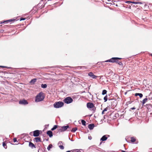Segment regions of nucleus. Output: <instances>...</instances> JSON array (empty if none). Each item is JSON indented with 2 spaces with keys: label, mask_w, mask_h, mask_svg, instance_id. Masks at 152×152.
<instances>
[{
  "label": "nucleus",
  "mask_w": 152,
  "mask_h": 152,
  "mask_svg": "<svg viewBox=\"0 0 152 152\" xmlns=\"http://www.w3.org/2000/svg\"><path fill=\"white\" fill-rule=\"evenodd\" d=\"M73 99L70 97H68L66 98L64 101L65 103L67 104H70L73 102Z\"/></svg>",
  "instance_id": "nucleus-4"
},
{
  "label": "nucleus",
  "mask_w": 152,
  "mask_h": 152,
  "mask_svg": "<svg viewBox=\"0 0 152 152\" xmlns=\"http://www.w3.org/2000/svg\"><path fill=\"white\" fill-rule=\"evenodd\" d=\"M147 96H146V97H147ZM148 100V99L147 98H145L143 99V100L142 101V105H143Z\"/></svg>",
  "instance_id": "nucleus-18"
},
{
  "label": "nucleus",
  "mask_w": 152,
  "mask_h": 152,
  "mask_svg": "<svg viewBox=\"0 0 152 152\" xmlns=\"http://www.w3.org/2000/svg\"><path fill=\"white\" fill-rule=\"evenodd\" d=\"M77 152H81L80 151H77Z\"/></svg>",
  "instance_id": "nucleus-46"
},
{
  "label": "nucleus",
  "mask_w": 152,
  "mask_h": 152,
  "mask_svg": "<svg viewBox=\"0 0 152 152\" xmlns=\"http://www.w3.org/2000/svg\"><path fill=\"white\" fill-rule=\"evenodd\" d=\"M108 110V108L107 107L104 108V109L103 110V112L106 111Z\"/></svg>",
  "instance_id": "nucleus-34"
},
{
  "label": "nucleus",
  "mask_w": 152,
  "mask_h": 152,
  "mask_svg": "<svg viewBox=\"0 0 152 152\" xmlns=\"http://www.w3.org/2000/svg\"><path fill=\"white\" fill-rule=\"evenodd\" d=\"M87 107L88 108H93L94 107V104L92 103L88 102L87 104Z\"/></svg>",
  "instance_id": "nucleus-7"
},
{
  "label": "nucleus",
  "mask_w": 152,
  "mask_h": 152,
  "mask_svg": "<svg viewBox=\"0 0 152 152\" xmlns=\"http://www.w3.org/2000/svg\"><path fill=\"white\" fill-rule=\"evenodd\" d=\"M59 147L61 149L63 150L64 149V147L63 145H59Z\"/></svg>",
  "instance_id": "nucleus-32"
},
{
  "label": "nucleus",
  "mask_w": 152,
  "mask_h": 152,
  "mask_svg": "<svg viewBox=\"0 0 152 152\" xmlns=\"http://www.w3.org/2000/svg\"><path fill=\"white\" fill-rule=\"evenodd\" d=\"M77 129V127H74L72 129L71 131L72 132H75Z\"/></svg>",
  "instance_id": "nucleus-22"
},
{
  "label": "nucleus",
  "mask_w": 152,
  "mask_h": 152,
  "mask_svg": "<svg viewBox=\"0 0 152 152\" xmlns=\"http://www.w3.org/2000/svg\"><path fill=\"white\" fill-rule=\"evenodd\" d=\"M62 143V142H61V141H60V142H58V145L61 144Z\"/></svg>",
  "instance_id": "nucleus-39"
},
{
  "label": "nucleus",
  "mask_w": 152,
  "mask_h": 152,
  "mask_svg": "<svg viewBox=\"0 0 152 152\" xmlns=\"http://www.w3.org/2000/svg\"><path fill=\"white\" fill-rule=\"evenodd\" d=\"M92 139V138L91 137H88V139L91 140Z\"/></svg>",
  "instance_id": "nucleus-40"
},
{
  "label": "nucleus",
  "mask_w": 152,
  "mask_h": 152,
  "mask_svg": "<svg viewBox=\"0 0 152 152\" xmlns=\"http://www.w3.org/2000/svg\"><path fill=\"white\" fill-rule=\"evenodd\" d=\"M35 101L36 102H38V94H37L36 96Z\"/></svg>",
  "instance_id": "nucleus-31"
},
{
  "label": "nucleus",
  "mask_w": 152,
  "mask_h": 152,
  "mask_svg": "<svg viewBox=\"0 0 152 152\" xmlns=\"http://www.w3.org/2000/svg\"><path fill=\"white\" fill-rule=\"evenodd\" d=\"M13 140L14 142H15L17 141V139L16 138H14Z\"/></svg>",
  "instance_id": "nucleus-35"
},
{
  "label": "nucleus",
  "mask_w": 152,
  "mask_h": 152,
  "mask_svg": "<svg viewBox=\"0 0 152 152\" xmlns=\"http://www.w3.org/2000/svg\"><path fill=\"white\" fill-rule=\"evenodd\" d=\"M64 103L61 101H59L55 102L53 104L54 107L56 108L61 107L63 106Z\"/></svg>",
  "instance_id": "nucleus-1"
},
{
  "label": "nucleus",
  "mask_w": 152,
  "mask_h": 152,
  "mask_svg": "<svg viewBox=\"0 0 152 152\" xmlns=\"http://www.w3.org/2000/svg\"><path fill=\"white\" fill-rule=\"evenodd\" d=\"M94 126L95 125L94 124H91L88 125V127L90 130H92L93 129Z\"/></svg>",
  "instance_id": "nucleus-12"
},
{
  "label": "nucleus",
  "mask_w": 152,
  "mask_h": 152,
  "mask_svg": "<svg viewBox=\"0 0 152 152\" xmlns=\"http://www.w3.org/2000/svg\"><path fill=\"white\" fill-rule=\"evenodd\" d=\"M107 136H109V135H105L103 136L101 138L100 141H104L106 140L107 139Z\"/></svg>",
  "instance_id": "nucleus-10"
},
{
  "label": "nucleus",
  "mask_w": 152,
  "mask_h": 152,
  "mask_svg": "<svg viewBox=\"0 0 152 152\" xmlns=\"http://www.w3.org/2000/svg\"><path fill=\"white\" fill-rule=\"evenodd\" d=\"M69 126L67 125L66 126L61 127V128L59 129L58 131L60 132H62L65 131L68 128H69Z\"/></svg>",
  "instance_id": "nucleus-5"
},
{
  "label": "nucleus",
  "mask_w": 152,
  "mask_h": 152,
  "mask_svg": "<svg viewBox=\"0 0 152 152\" xmlns=\"http://www.w3.org/2000/svg\"><path fill=\"white\" fill-rule=\"evenodd\" d=\"M15 20H13V19H10L8 20H6L4 21L3 22H2L1 23H8L9 22H10L12 21H14Z\"/></svg>",
  "instance_id": "nucleus-15"
},
{
  "label": "nucleus",
  "mask_w": 152,
  "mask_h": 152,
  "mask_svg": "<svg viewBox=\"0 0 152 152\" xmlns=\"http://www.w3.org/2000/svg\"><path fill=\"white\" fill-rule=\"evenodd\" d=\"M151 99L152 100V97H151Z\"/></svg>",
  "instance_id": "nucleus-52"
},
{
  "label": "nucleus",
  "mask_w": 152,
  "mask_h": 152,
  "mask_svg": "<svg viewBox=\"0 0 152 152\" xmlns=\"http://www.w3.org/2000/svg\"><path fill=\"white\" fill-rule=\"evenodd\" d=\"M47 140V141H48V139H47V140Z\"/></svg>",
  "instance_id": "nucleus-50"
},
{
  "label": "nucleus",
  "mask_w": 152,
  "mask_h": 152,
  "mask_svg": "<svg viewBox=\"0 0 152 152\" xmlns=\"http://www.w3.org/2000/svg\"><path fill=\"white\" fill-rule=\"evenodd\" d=\"M25 18H20V20L21 21V20H25Z\"/></svg>",
  "instance_id": "nucleus-37"
},
{
  "label": "nucleus",
  "mask_w": 152,
  "mask_h": 152,
  "mask_svg": "<svg viewBox=\"0 0 152 152\" xmlns=\"http://www.w3.org/2000/svg\"><path fill=\"white\" fill-rule=\"evenodd\" d=\"M107 91L106 90H104L102 92V94L103 95H104L107 94Z\"/></svg>",
  "instance_id": "nucleus-25"
},
{
  "label": "nucleus",
  "mask_w": 152,
  "mask_h": 152,
  "mask_svg": "<svg viewBox=\"0 0 152 152\" xmlns=\"http://www.w3.org/2000/svg\"><path fill=\"white\" fill-rule=\"evenodd\" d=\"M66 152H71L70 151H66Z\"/></svg>",
  "instance_id": "nucleus-43"
},
{
  "label": "nucleus",
  "mask_w": 152,
  "mask_h": 152,
  "mask_svg": "<svg viewBox=\"0 0 152 152\" xmlns=\"http://www.w3.org/2000/svg\"><path fill=\"white\" fill-rule=\"evenodd\" d=\"M37 80L36 79H34L30 81V83L31 84H34L35 83Z\"/></svg>",
  "instance_id": "nucleus-19"
},
{
  "label": "nucleus",
  "mask_w": 152,
  "mask_h": 152,
  "mask_svg": "<svg viewBox=\"0 0 152 152\" xmlns=\"http://www.w3.org/2000/svg\"><path fill=\"white\" fill-rule=\"evenodd\" d=\"M29 146L32 148H36V147L35 146V145L31 142H29Z\"/></svg>",
  "instance_id": "nucleus-13"
},
{
  "label": "nucleus",
  "mask_w": 152,
  "mask_h": 152,
  "mask_svg": "<svg viewBox=\"0 0 152 152\" xmlns=\"http://www.w3.org/2000/svg\"><path fill=\"white\" fill-rule=\"evenodd\" d=\"M136 109V108L134 107H132V108H131L130 109V110H134V109Z\"/></svg>",
  "instance_id": "nucleus-38"
},
{
  "label": "nucleus",
  "mask_w": 152,
  "mask_h": 152,
  "mask_svg": "<svg viewBox=\"0 0 152 152\" xmlns=\"http://www.w3.org/2000/svg\"><path fill=\"white\" fill-rule=\"evenodd\" d=\"M38 10V9L37 8V6L34 7H33V10L35 11H37Z\"/></svg>",
  "instance_id": "nucleus-29"
},
{
  "label": "nucleus",
  "mask_w": 152,
  "mask_h": 152,
  "mask_svg": "<svg viewBox=\"0 0 152 152\" xmlns=\"http://www.w3.org/2000/svg\"><path fill=\"white\" fill-rule=\"evenodd\" d=\"M121 58L118 57H113L111 59L107 60L104 62H110L112 63L118 62V60L121 59Z\"/></svg>",
  "instance_id": "nucleus-2"
},
{
  "label": "nucleus",
  "mask_w": 152,
  "mask_h": 152,
  "mask_svg": "<svg viewBox=\"0 0 152 152\" xmlns=\"http://www.w3.org/2000/svg\"><path fill=\"white\" fill-rule=\"evenodd\" d=\"M34 140L36 142H38V137H36L35 138Z\"/></svg>",
  "instance_id": "nucleus-33"
},
{
  "label": "nucleus",
  "mask_w": 152,
  "mask_h": 152,
  "mask_svg": "<svg viewBox=\"0 0 152 152\" xmlns=\"http://www.w3.org/2000/svg\"><path fill=\"white\" fill-rule=\"evenodd\" d=\"M121 151H122V152H126L125 151H123V150H122Z\"/></svg>",
  "instance_id": "nucleus-44"
},
{
  "label": "nucleus",
  "mask_w": 152,
  "mask_h": 152,
  "mask_svg": "<svg viewBox=\"0 0 152 152\" xmlns=\"http://www.w3.org/2000/svg\"><path fill=\"white\" fill-rule=\"evenodd\" d=\"M44 3L43 1H42L40 2L39 3V9H41L44 7V5H43Z\"/></svg>",
  "instance_id": "nucleus-8"
},
{
  "label": "nucleus",
  "mask_w": 152,
  "mask_h": 152,
  "mask_svg": "<svg viewBox=\"0 0 152 152\" xmlns=\"http://www.w3.org/2000/svg\"><path fill=\"white\" fill-rule=\"evenodd\" d=\"M104 112H103V111H102V114H104Z\"/></svg>",
  "instance_id": "nucleus-42"
},
{
  "label": "nucleus",
  "mask_w": 152,
  "mask_h": 152,
  "mask_svg": "<svg viewBox=\"0 0 152 152\" xmlns=\"http://www.w3.org/2000/svg\"><path fill=\"white\" fill-rule=\"evenodd\" d=\"M0 67H4L5 66H0Z\"/></svg>",
  "instance_id": "nucleus-45"
},
{
  "label": "nucleus",
  "mask_w": 152,
  "mask_h": 152,
  "mask_svg": "<svg viewBox=\"0 0 152 152\" xmlns=\"http://www.w3.org/2000/svg\"><path fill=\"white\" fill-rule=\"evenodd\" d=\"M53 147V145L52 144H50L47 147V149L48 151L50 150V149L52 148Z\"/></svg>",
  "instance_id": "nucleus-17"
},
{
  "label": "nucleus",
  "mask_w": 152,
  "mask_h": 152,
  "mask_svg": "<svg viewBox=\"0 0 152 152\" xmlns=\"http://www.w3.org/2000/svg\"><path fill=\"white\" fill-rule=\"evenodd\" d=\"M39 133H38L39 135Z\"/></svg>",
  "instance_id": "nucleus-49"
},
{
  "label": "nucleus",
  "mask_w": 152,
  "mask_h": 152,
  "mask_svg": "<svg viewBox=\"0 0 152 152\" xmlns=\"http://www.w3.org/2000/svg\"><path fill=\"white\" fill-rule=\"evenodd\" d=\"M41 141V139L40 137H39V142Z\"/></svg>",
  "instance_id": "nucleus-41"
},
{
  "label": "nucleus",
  "mask_w": 152,
  "mask_h": 152,
  "mask_svg": "<svg viewBox=\"0 0 152 152\" xmlns=\"http://www.w3.org/2000/svg\"><path fill=\"white\" fill-rule=\"evenodd\" d=\"M131 141L132 142H134L136 141V139L134 137H132L131 138Z\"/></svg>",
  "instance_id": "nucleus-24"
},
{
  "label": "nucleus",
  "mask_w": 152,
  "mask_h": 152,
  "mask_svg": "<svg viewBox=\"0 0 152 152\" xmlns=\"http://www.w3.org/2000/svg\"><path fill=\"white\" fill-rule=\"evenodd\" d=\"M81 122L82 124L84 126H85L86 125V122L84 120H82Z\"/></svg>",
  "instance_id": "nucleus-26"
},
{
  "label": "nucleus",
  "mask_w": 152,
  "mask_h": 152,
  "mask_svg": "<svg viewBox=\"0 0 152 152\" xmlns=\"http://www.w3.org/2000/svg\"><path fill=\"white\" fill-rule=\"evenodd\" d=\"M117 63H118V64L120 65H121L122 66H123V64L121 62L119 61L118 60V62H117Z\"/></svg>",
  "instance_id": "nucleus-30"
},
{
  "label": "nucleus",
  "mask_w": 152,
  "mask_h": 152,
  "mask_svg": "<svg viewBox=\"0 0 152 152\" xmlns=\"http://www.w3.org/2000/svg\"><path fill=\"white\" fill-rule=\"evenodd\" d=\"M135 96H139L141 98H142L143 96V95L141 93H136L135 94Z\"/></svg>",
  "instance_id": "nucleus-16"
},
{
  "label": "nucleus",
  "mask_w": 152,
  "mask_h": 152,
  "mask_svg": "<svg viewBox=\"0 0 152 152\" xmlns=\"http://www.w3.org/2000/svg\"><path fill=\"white\" fill-rule=\"evenodd\" d=\"M104 102H106L107 101V95H106V96L104 97Z\"/></svg>",
  "instance_id": "nucleus-28"
},
{
  "label": "nucleus",
  "mask_w": 152,
  "mask_h": 152,
  "mask_svg": "<svg viewBox=\"0 0 152 152\" xmlns=\"http://www.w3.org/2000/svg\"><path fill=\"white\" fill-rule=\"evenodd\" d=\"M46 134L50 137H52L53 136V132L50 130L48 131L47 132Z\"/></svg>",
  "instance_id": "nucleus-11"
},
{
  "label": "nucleus",
  "mask_w": 152,
  "mask_h": 152,
  "mask_svg": "<svg viewBox=\"0 0 152 152\" xmlns=\"http://www.w3.org/2000/svg\"><path fill=\"white\" fill-rule=\"evenodd\" d=\"M57 126H58L57 125H54L53 127L51 129V130L53 131L56 129L57 128Z\"/></svg>",
  "instance_id": "nucleus-23"
},
{
  "label": "nucleus",
  "mask_w": 152,
  "mask_h": 152,
  "mask_svg": "<svg viewBox=\"0 0 152 152\" xmlns=\"http://www.w3.org/2000/svg\"><path fill=\"white\" fill-rule=\"evenodd\" d=\"M77 152H81L80 151H77Z\"/></svg>",
  "instance_id": "nucleus-47"
},
{
  "label": "nucleus",
  "mask_w": 152,
  "mask_h": 152,
  "mask_svg": "<svg viewBox=\"0 0 152 152\" xmlns=\"http://www.w3.org/2000/svg\"><path fill=\"white\" fill-rule=\"evenodd\" d=\"M3 146L5 149H6L7 148V147L6 145V144L4 142H3Z\"/></svg>",
  "instance_id": "nucleus-27"
},
{
  "label": "nucleus",
  "mask_w": 152,
  "mask_h": 152,
  "mask_svg": "<svg viewBox=\"0 0 152 152\" xmlns=\"http://www.w3.org/2000/svg\"><path fill=\"white\" fill-rule=\"evenodd\" d=\"M130 2V3H134L135 4H142V3L141 2H136V1H133V2L127 1V2Z\"/></svg>",
  "instance_id": "nucleus-21"
},
{
  "label": "nucleus",
  "mask_w": 152,
  "mask_h": 152,
  "mask_svg": "<svg viewBox=\"0 0 152 152\" xmlns=\"http://www.w3.org/2000/svg\"><path fill=\"white\" fill-rule=\"evenodd\" d=\"M33 136L34 137L38 136V130H36L33 132Z\"/></svg>",
  "instance_id": "nucleus-14"
},
{
  "label": "nucleus",
  "mask_w": 152,
  "mask_h": 152,
  "mask_svg": "<svg viewBox=\"0 0 152 152\" xmlns=\"http://www.w3.org/2000/svg\"><path fill=\"white\" fill-rule=\"evenodd\" d=\"M29 134L31 136H33V132H31L29 133Z\"/></svg>",
  "instance_id": "nucleus-36"
},
{
  "label": "nucleus",
  "mask_w": 152,
  "mask_h": 152,
  "mask_svg": "<svg viewBox=\"0 0 152 152\" xmlns=\"http://www.w3.org/2000/svg\"><path fill=\"white\" fill-rule=\"evenodd\" d=\"M47 86V84H42L41 85V87L42 88H46Z\"/></svg>",
  "instance_id": "nucleus-20"
},
{
  "label": "nucleus",
  "mask_w": 152,
  "mask_h": 152,
  "mask_svg": "<svg viewBox=\"0 0 152 152\" xmlns=\"http://www.w3.org/2000/svg\"><path fill=\"white\" fill-rule=\"evenodd\" d=\"M150 55L152 56V54H151Z\"/></svg>",
  "instance_id": "nucleus-48"
},
{
  "label": "nucleus",
  "mask_w": 152,
  "mask_h": 152,
  "mask_svg": "<svg viewBox=\"0 0 152 152\" xmlns=\"http://www.w3.org/2000/svg\"><path fill=\"white\" fill-rule=\"evenodd\" d=\"M45 97V94L42 92L39 93V102L43 101Z\"/></svg>",
  "instance_id": "nucleus-3"
},
{
  "label": "nucleus",
  "mask_w": 152,
  "mask_h": 152,
  "mask_svg": "<svg viewBox=\"0 0 152 152\" xmlns=\"http://www.w3.org/2000/svg\"><path fill=\"white\" fill-rule=\"evenodd\" d=\"M88 75L91 77L93 79H96L97 77V76L95 75L92 72H90L88 74Z\"/></svg>",
  "instance_id": "nucleus-9"
},
{
  "label": "nucleus",
  "mask_w": 152,
  "mask_h": 152,
  "mask_svg": "<svg viewBox=\"0 0 152 152\" xmlns=\"http://www.w3.org/2000/svg\"><path fill=\"white\" fill-rule=\"evenodd\" d=\"M65 67H68V66H65Z\"/></svg>",
  "instance_id": "nucleus-51"
},
{
  "label": "nucleus",
  "mask_w": 152,
  "mask_h": 152,
  "mask_svg": "<svg viewBox=\"0 0 152 152\" xmlns=\"http://www.w3.org/2000/svg\"><path fill=\"white\" fill-rule=\"evenodd\" d=\"M19 103L20 104H23L24 105H26L28 104V102L25 99L20 100Z\"/></svg>",
  "instance_id": "nucleus-6"
}]
</instances>
